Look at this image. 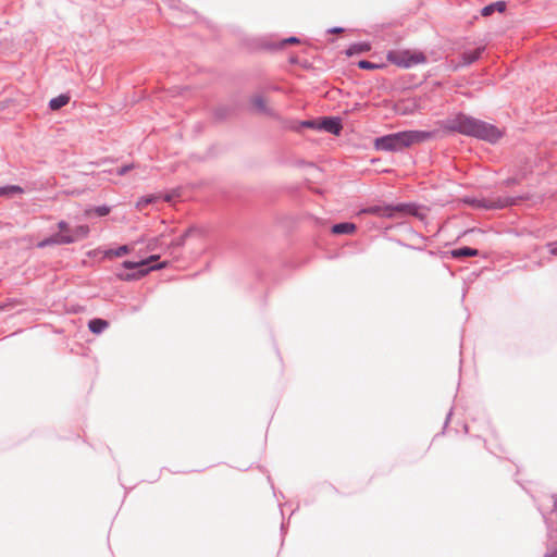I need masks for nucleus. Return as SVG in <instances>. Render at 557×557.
<instances>
[{
  "mask_svg": "<svg viewBox=\"0 0 557 557\" xmlns=\"http://www.w3.org/2000/svg\"><path fill=\"white\" fill-rule=\"evenodd\" d=\"M450 128L490 143H495L503 136V132L496 126L461 114L451 121Z\"/></svg>",
  "mask_w": 557,
  "mask_h": 557,
  "instance_id": "nucleus-1",
  "label": "nucleus"
},
{
  "mask_svg": "<svg viewBox=\"0 0 557 557\" xmlns=\"http://www.w3.org/2000/svg\"><path fill=\"white\" fill-rule=\"evenodd\" d=\"M431 137L432 134L428 132L405 131L376 138L374 141V147L377 150L399 151L416 144L423 143Z\"/></svg>",
  "mask_w": 557,
  "mask_h": 557,
  "instance_id": "nucleus-2",
  "label": "nucleus"
},
{
  "mask_svg": "<svg viewBox=\"0 0 557 557\" xmlns=\"http://www.w3.org/2000/svg\"><path fill=\"white\" fill-rule=\"evenodd\" d=\"M58 230L59 231L52 235V242L59 245H70L75 242L83 240L88 237L90 232L88 225L71 227L65 221H60L58 223Z\"/></svg>",
  "mask_w": 557,
  "mask_h": 557,
  "instance_id": "nucleus-3",
  "label": "nucleus"
},
{
  "mask_svg": "<svg viewBox=\"0 0 557 557\" xmlns=\"http://www.w3.org/2000/svg\"><path fill=\"white\" fill-rule=\"evenodd\" d=\"M386 59L398 67L409 69L426 62V55L419 50H391Z\"/></svg>",
  "mask_w": 557,
  "mask_h": 557,
  "instance_id": "nucleus-4",
  "label": "nucleus"
},
{
  "mask_svg": "<svg viewBox=\"0 0 557 557\" xmlns=\"http://www.w3.org/2000/svg\"><path fill=\"white\" fill-rule=\"evenodd\" d=\"M369 212L383 218H395L400 214H411L423 220L426 216V213L423 210L413 205H400L385 208L375 207L371 208Z\"/></svg>",
  "mask_w": 557,
  "mask_h": 557,
  "instance_id": "nucleus-5",
  "label": "nucleus"
},
{
  "mask_svg": "<svg viewBox=\"0 0 557 557\" xmlns=\"http://www.w3.org/2000/svg\"><path fill=\"white\" fill-rule=\"evenodd\" d=\"M157 256H151L149 259L141 260L139 262H133V261H124L122 265L125 269H138V272L136 273H120L117 274L120 280L123 281H132L137 280L143 276H145L150 270L156 269L157 267H151L149 269H144L147 264H149L151 261L157 260ZM162 265H159L158 268H161Z\"/></svg>",
  "mask_w": 557,
  "mask_h": 557,
  "instance_id": "nucleus-6",
  "label": "nucleus"
},
{
  "mask_svg": "<svg viewBox=\"0 0 557 557\" xmlns=\"http://www.w3.org/2000/svg\"><path fill=\"white\" fill-rule=\"evenodd\" d=\"M318 128L324 129L334 135H339L343 126L338 119L325 117L321 122H319Z\"/></svg>",
  "mask_w": 557,
  "mask_h": 557,
  "instance_id": "nucleus-7",
  "label": "nucleus"
},
{
  "mask_svg": "<svg viewBox=\"0 0 557 557\" xmlns=\"http://www.w3.org/2000/svg\"><path fill=\"white\" fill-rule=\"evenodd\" d=\"M109 327V322L103 319H92L88 322V329L92 334H100Z\"/></svg>",
  "mask_w": 557,
  "mask_h": 557,
  "instance_id": "nucleus-8",
  "label": "nucleus"
},
{
  "mask_svg": "<svg viewBox=\"0 0 557 557\" xmlns=\"http://www.w3.org/2000/svg\"><path fill=\"white\" fill-rule=\"evenodd\" d=\"M356 225L354 223H338L332 226V233L336 235L341 234H354L356 232Z\"/></svg>",
  "mask_w": 557,
  "mask_h": 557,
  "instance_id": "nucleus-9",
  "label": "nucleus"
},
{
  "mask_svg": "<svg viewBox=\"0 0 557 557\" xmlns=\"http://www.w3.org/2000/svg\"><path fill=\"white\" fill-rule=\"evenodd\" d=\"M132 251V248L127 245L120 246L117 249H109L104 251V258H120Z\"/></svg>",
  "mask_w": 557,
  "mask_h": 557,
  "instance_id": "nucleus-10",
  "label": "nucleus"
},
{
  "mask_svg": "<svg viewBox=\"0 0 557 557\" xmlns=\"http://www.w3.org/2000/svg\"><path fill=\"white\" fill-rule=\"evenodd\" d=\"M506 9V3L504 1H497L495 3H491L486 7H484L481 11L482 15L483 16H490L492 15L495 11H498V12H504Z\"/></svg>",
  "mask_w": 557,
  "mask_h": 557,
  "instance_id": "nucleus-11",
  "label": "nucleus"
},
{
  "mask_svg": "<svg viewBox=\"0 0 557 557\" xmlns=\"http://www.w3.org/2000/svg\"><path fill=\"white\" fill-rule=\"evenodd\" d=\"M450 255L453 258H463V257H475L479 255V251L476 249L470 248V247H462L458 249H454L450 251Z\"/></svg>",
  "mask_w": 557,
  "mask_h": 557,
  "instance_id": "nucleus-12",
  "label": "nucleus"
},
{
  "mask_svg": "<svg viewBox=\"0 0 557 557\" xmlns=\"http://www.w3.org/2000/svg\"><path fill=\"white\" fill-rule=\"evenodd\" d=\"M70 101V97L67 95H60L49 102V108L53 111L61 109L62 107L66 106Z\"/></svg>",
  "mask_w": 557,
  "mask_h": 557,
  "instance_id": "nucleus-13",
  "label": "nucleus"
},
{
  "mask_svg": "<svg viewBox=\"0 0 557 557\" xmlns=\"http://www.w3.org/2000/svg\"><path fill=\"white\" fill-rule=\"evenodd\" d=\"M371 49V46L370 44L368 42H359V44H355V45H351L346 53L347 55H352V54H357V53H362V52H367Z\"/></svg>",
  "mask_w": 557,
  "mask_h": 557,
  "instance_id": "nucleus-14",
  "label": "nucleus"
},
{
  "mask_svg": "<svg viewBox=\"0 0 557 557\" xmlns=\"http://www.w3.org/2000/svg\"><path fill=\"white\" fill-rule=\"evenodd\" d=\"M193 235H198V236H201L202 235V231L198 227H189L187 228L184 234L175 242V245L177 246H182L185 244V240L189 237V236H193Z\"/></svg>",
  "mask_w": 557,
  "mask_h": 557,
  "instance_id": "nucleus-15",
  "label": "nucleus"
},
{
  "mask_svg": "<svg viewBox=\"0 0 557 557\" xmlns=\"http://www.w3.org/2000/svg\"><path fill=\"white\" fill-rule=\"evenodd\" d=\"M480 54H481V49L480 48L475 49L473 51H470V52H465L462 54V63L461 64L462 65H467V64H470V63L474 62L475 60L479 59Z\"/></svg>",
  "mask_w": 557,
  "mask_h": 557,
  "instance_id": "nucleus-16",
  "label": "nucleus"
},
{
  "mask_svg": "<svg viewBox=\"0 0 557 557\" xmlns=\"http://www.w3.org/2000/svg\"><path fill=\"white\" fill-rule=\"evenodd\" d=\"M159 198L160 197L156 195L143 197L136 202V208L138 210H144L149 203L157 201Z\"/></svg>",
  "mask_w": 557,
  "mask_h": 557,
  "instance_id": "nucleus-17",
  "label": "nucleus"
},
{
  "mask_svg": "<svg viewBox=\"0 0 557 557\" xmlns=\"http://www.w3.org/2000/svg\"><path fill=\"white\" fill-rule=\"evenodd\" d=\"M13 194H23V188L17 185H10L0 188V197L11 196Z\"/></svg>",
  "mask_w": 557,
  "mask_h": 557,
  "instance_id": "nucleus-18",
  "label": "nucleus"
},
{
  "mask_svg": "<svg viewBox=\"0 0 557 557\" xmlns=\"http://www.w3.org/2000/svg\"><path fill=\"white\" fill-rule=\"evenodd\" d=\"M358 66L363 70H374V69H381L383 65L374 64L369 61H359Z\"/></svg>",
  "mask_w": 557,
  "mask_h": 557,
  "instance_id": "nucleus-19",
  "label": "nucleus"
},
{
  "mask_svg": "<svg viewBox=\"0 0 557 557\" xmlns=\"http://www.w3.org/2000/svg\"><path fill=\"white\" fill-rule=\"evenodd\" d=\"M513 203H515V201L509 200V199H505V200H498L497 202L488 205L487 207L488 208H504V207H507V206H511Z\"/></svg>",
  "mask_w": 557,
  "mask_h": 557,
  "instance_id": "nucleus-20",
  "label": "nucleus"
},
{
  "mask_svg": "<svg viewBox=\"0 0 557 557\" xmlns=\"http://www.w3.org/2000/svg\"><path fill=\"white\" fill-rule=\"evenodd\" d=\"M95 212L99 215V216H104L107 214H109L110 212V208L107 207V206H101V207H98L95 209Z\"/></svg>",
  "mask_w": 557,
  "mask_h": 557,
  "instance_id": "nucleus-21",
  "label": "nucleus"
},
{
  "mask_svg": "<svg viewBox=\"0 0 557 557\" xmlns=\"http://www.w3.org/2000/svg\"><path fill=\"white\" fill-rule=\"evenodd\" d=\"M547 248L552 256L557 257V240L548 243Z\"/></svg>",
  "mask_w": 557,
  "mask_h": 557,
  "instance_id": "nucleus-22",
  "label": "nucleus"
},
{
  "mask_svg": "<svg viewBox=\"0 0 557 557\" xmlns=\"http://www.w3.org/2000/svg\"><path fill=\"white\" fill-rule=\"evenodd\" d=\"M48 245H58L57 243L52 242V236L50 238H47L38 244V247H46Z\"/></svg>",
  "mask_w": 557,
  "mask_h": 557,
  "instance_id": "nucleus-23",
  "label": "nucleus"
},
{
  "mask_svg": "<svg viewBox=\"0 0 557 557\" xmlns=\"http://www.w3.org/2000/svg\"><path fill=\"white\" fill-rule=\"evenodd\" d=\"M319 123L314 121H306L302 123V126L310 127V128H318Z\"/></svg>",
  "mask_w": 557,
  "mask_h": 557,
  "instance_id": "nucleus-24",
  "label": "nucleus"
},
{
  "mask_svg": "<svg viewBox=\"0 0 557 557\" xmlns=\"http://www.w3.org/2000/svg\"><path fill=\"white\" fill-rule=\"evenodd\" d=\"M133 168H134L133 165L123 166V168L119 169L117 174L124 175L127 171H129Z\"/></svg>",
  "mask_w": 557,
  "mask_h": 557,
  "instance_id": "nucleus-25",
  "label": "nucleus"
},
{
  "mask_svg": "<svg viewBox=\"0 0 557 557\" xmlns=\"http://www.w3.org/2000/svg\"><path fill=\"white\" fill-rule=\"evenodd\" d=\"M298 42H299V39L296 37H289L284 40V44H298Z\"/></svg>",
  "mask_w": 557,
  "mask_h": 557,
  "instance_id": "nucleus-26",
  "label": "nucleus"
},
{
  "mask_svg": "<svg viewBox=\"0 0 557 557\" xmlns=\"http://www.w3.org/2000/svg\"><path fill=\"white\" fill-rule=\"evenodd\" d=\"M546 557H557V550L552 553V554H549V555H547Z\"/></svg>",
  "mask_w": 557,
  "mask_h": 557,
  "instance_id": "nucleus-27",
  "label": "nucleus"
},
{
  "mask_svg": "<svg viewBox=\"0 0 557 557\" xmlns=\"http://www.w3.org/2000/svg\"><path fill=\"white\" fill-rule=\"evenodd\" d=\"M164 200H165V201H171V200H172V197H171L170 195H166V196L164 197Z\"/></svg>",
  "mask_w": 557,
  "mask_h": 557,
  "instance_id": "nucleus-28",
  "label": "nucleus"
}]
</instances>
